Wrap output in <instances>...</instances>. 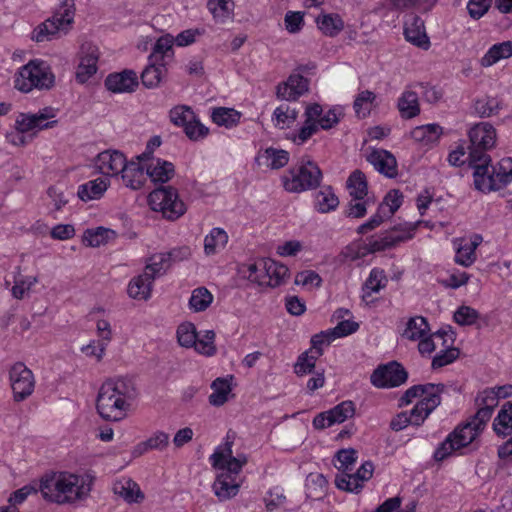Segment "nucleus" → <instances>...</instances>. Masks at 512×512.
<instances>
[{
    "label": "nucleus",
    "mask_w": 512,
    "mask_h": 512,
    "mask_svg": "<svg viewBox=\"0 0 512 512\" xmlns=\"http://www.w3.org/2000/svg\"><path fill=\"white\" fill-rule=\"evenodd\" d=\"M469 165L474 169L475 188L482 192L499 190L512 182V158L499 161L497 167L490 166L491 158L486 151L496 141V130L488 122L474 125L469 131Z\"/></svg>",
    "instance_id": "obj_1"
},
{
    "label": "nucleus",
    "mask_w": 512,
    "mask_h": 512,
    "mask_svg": "<svg viewBox=\"0 0 512 512\" xmlns=\"http://www.w3.org/2000/svg\"><path fill=\"white\" fill-rule=\"evenodd\" d=\"M136 396L131 380L125 378L105 381L98 392L96 408L99 415L108 421H120Z\"/></svg>",
    "instance_id": "obj_2"
},
{
    "label": "nucleus",
    "mask_w": 512,
    "mask_h": 512,
    "mask_svg": "<svg viewBox=\"0 0 512 512\" xmlns=\"http://www.w3.org/2000/svg\"><path fill=\"white\" fill-rule=\"evenodd\" d=\"M40 491L47 501L57 504L73 503L88 496L91 483L79 475L58 472L41 480Z\"/></svg>",
    "instance_id": "obj_3"
},
{
    "label": "nucleus",
    "mask_w": 512,
    "mask_h": 512,
    "mask_svg": "<svg viewBox=\"0 0 512 512\" xmlns=\"http://www.w3.org/2000/svg\"><path fill=\"white\" fill-rule=\"evenodd\" d=\"M321 179L322 172L318 165L303 157L289 170L288 175L283 177V186L288 192L300 193L317 188Z\"/></svg>",
    "instance_id": "obj_4"
},
{
    "label": "nucleus",
    "mask_w": 512,
    "mask_h": 512,
    "mask_svg": "<svg viewBox=\"0 0 512 512\" xmlns=\"http://www.w3.org/2000/svg\"><path fill=\"white\" fill-rule=\"evenodd\" d=\"M54 82L55 77L44 61L31 60L20 68L15 79V88L28 93L34 88L50 89Z\"/></svg>",
    "instance_id": "obj_5"
},
{
    "label": "nucleus",
    "mask_w": 512,
    "mask_h": 512,
    "mask_svg": "<svg viewBox=\"0 0 512 512\" xmlns=\"http://www.w3.org/2000/svg\"><path fill=\"white\" fill-rule=\"evenodd\" d=\"M74 12V0H62L59 10L34 29L32 39L36 42L50 41L62 31L67 33Z\"/></svg>",
    "instance_id": "obj_6"
},
{
    "label": "nucleus",
    "mask_w": 512,
    "mask_h": 512,
    "mask_svg": "<svg viewBox=\"0 0 512 512\" xmlns=\"http://www.w3.org/2000/svg\"><path fill=\"white\" fill-rule=\"evenodd\" d=\"M148 202L154 211L162 212L168 220H176L186 212V205L179 199L176 188L160 186L148 196Z\"/></svg>",
    "instance_id": "obj_7"
},
{
    "label": "nucleus",
    "mask_w": 512,
    "mask_h": 512,
    "mask_svg": "<svg viewBox=\"0 0 512 512\" xmlns=\"http://www.w3.org/2000/svg\"><path fill=\"white\" fill-rule=\"evenodd\" d=\"M408 379V372L402 364L390 361L379 365L371 374L370 381L377 388H394L404 384Z\"/></svg>",
    "instance_id": "obj_8"
},
{
    "label": "nucleus",
    "mask_w": 512,
    "mask_h": 512,
    "mask_svg": "<svg viewBox=\"0 0 512 512\" xmlns=\"http://www.w3.org/2000/svg\"><path fill=\"white\" fill-rule=\"evenodd\" d=\"M9 378L14 401L21 402L33 393L35 387L33 373L22 362H17L11 367Z\"/></svg>",
    "instance_id": "obj_9"
},
{
    "label": "nucleus",
    "mask_w": 512,
    "mask_h": 512,
    "mask_svg": "<svg viewBox=\"0 0 512 512\" xmlns=\"http://www.w3.org/2000/svg\"><path fill=\"white\" fill-rule=\"evenodd\" d=\"M374 471L371 461L364 462L354 474L341 473L335 478V485L338 489L346 492L359 493L363 488V482L368 481Z\"/></svg>",
    "instance_id": "obj_10"
},
{
    "label": "nucleus",
    "mask_w": 512,
    "mask_h": 512,
    "mask_svg": "<svg viewBox=\"0 0 512 512\" xmlns=\"http://www.w3.org/2000/svg\"><path fill=\"white\" fill-rule=\"evenodd\" d=\"M309 90V80L300 73H292L286 81L276 87V96L280 100L296 101Z\"/></svg>",
    "instance_id": "obj_11"
},
{
    "label": "nucleus",
    "mask_w": 512,
    "mask_h": 512,
    "mask_svg": "<svg viewBox=\"0 0 512 512\" xmlns=\"http://www.w3.org/2000/svg\"><path fill=\"white\" fill-rule=\"evenodd\" d=\"M410 238H412V234L409 231L398 230L397 227H394L376 238H368L365 249L368 253L380 252L393 248Z\"/></svg>",
    "instance_id": "obj_12"
},
{
    "label": "nucleus",
    "mask_w": 512,
    "mask_h": 512,
    "mask_svg": "<svg viewBox=\"0 0 512 512\" xmlns=\"http://www.w3.org/2000/svg\"><path fill=\"white\" fill-rule=\"evenodd\" d=\"M56 116V110L52 107H45L38 113H21L17 117V124L22 130H43L53 128L57 124V120L47 121Z\"/></svg>",
    "instance_id": "obj_13"
},
{
    "label": "nucleus",
    "mask_w": 512,
    "mask_h": 512,
    "mask_svg": "<svg viewBox=\"0 0 512 512\" xmlns=\"http://www.w3.org/2000/svg\"><path fill=\"white\" fill-rule=\"evenodd\" d=\"M105 87L113 93H132L139 85L134 70L125 69L119 73H111L105 79Z\"/></svg>",
    "instance_id": "obj_14"
},
{
    "label": "nucleus",
    "mask_w": 512,
    "mask_h": 512,
    "mask_svg": "<svg viewBox=\"0 0 512 512\" xmlns=\"http://www.w3.org/2000/svg\"><path fill=\"white\" fill-rule=\"evenodd\" d=\"M405 39L411 44L427 50L430 40L426 34L424 20L417 15H411L404 23Z\"/></svg>",
    "instance_id": "obj_15"
},
{
    "label": "nucleus",
    "mask_w": 512,
    "mask_h": 512,
    "mask_svg": "<svg viewBox=\"0 0 512 512\" xmlns=\"http://www.w3.org/2000/svg\"><path fill=\"white\" fill-rule=\"evenodd\" d=\"M367 161L388 178H395L398 174L396 158L387 150L373 149L367 156Z\"/></svg>",
    "instance_id": "obj_16"
},
{
    "label": "nucleus",
    "mask_w": 512,
    "mask_h": 512,
    "mask_svg": "<svg viewBox=\"0 0 512 512\" xmlns=\"http://www.w3.org/2000/svg\"><path fill=\"white\" fill-rule=\"evenodd\" d=\"M127 163L124 154L118 150H106L97 155L96 164L102 174L117 175Z\"/></svg>",
    "instance_id": "obj_17"
},
{
    "label": "nucleus",
    "mask_w": 512,
    "mask_h": 512,
    "mask_svg": "<svg viewBox=\"0 0 512 512\" xmlns=\"http://www.w3.org/2000/svg\"><path fill=\"white\" fill-rule=\"evenodd\" d=\"M441 400L438 394H431L429 397L421 398L408 413L411 425L421 426L428 416L441 404Z\"/></svg>",
    "instance_id": "obj_18"
},
{
    "label": "nucleus",
    "mask_w": 512,
    "mask_h": 512,
    "mask_svg": "<svg viewBox=\"0 0 512 512\" xmlns=\"http://www.w3.org/2000/svg\"><path fill=\"white\" fill-rule=\"evenodd\" d=\"M444 392H446V385L442 383H427L413 385L410 388H408L405 391V393L401 396V398L399 399V406H406L410 404L414 398L417 397H429L431 394H438L441 397V395Z\"/></svg>",
    "instance_id": "obj_19"
},
{
    "label": "nucleus",
    "mask_w": 512,
    "mask_h": 512,
    "mask_svg": "<svg viewBox=\"0 0 512 512\" xmlns=\"http://www.w3.org/2000/svg\"><path fill=\"white\" fill-rule=\"evenodd\" d=\"M157 55H150L149 63L141 73L142 84L147 88H156L167 73L166 63L155 59Z\"/></svg>",
    "instance_id": "obj_20"
},
{
    "label": "nucleus",
    "mask_w": 512,
    "mask_h": 512,
    "mask_svg": "<svg viewBox=\"0 0 512 512\" xmlns=\"http://www.w3.org/2000/svg\"><path fill=\"white\" fill-rule=\"evenodd\" d=\"M261 276L264 277L266 283L264 285L270 287H277L283 283V280L288 276V268L284 264L277 263L270 258H263V265Z\"/></svg>",
    "instance_id": "obj_21"
},
{
    "label": "nucleus",
    "mask_w": 512,
    "mask_h": 512,
    "mask_svg": "<svg viewBox=\"0 0 512 512\" xmlns=\"http://www.w3.org/2000/svg\"><path fill=\"white\" fill-rule=\"evenodd\" d=\"M258 166H265L270 169H280L289 162V153L283 149L269 147L261 152L255 159Z\"/></svg>",
    "instance_id": "obj_22"
},
{
    "label": "nucleus",
    "mask_w": 512,
    "mask_h": 512,
    "mask_svg": "<svg viewBox=\"0 0 512 512\" xmlns=\"http://www.w3.org/2000/svg\"><path fill=\"white\" fill-rule=\"evenodd\" d=\"M121 173L125 185L133 190L140 189L148 177L144 166L135 161L127 162Z\"/></svg>",
    "instance_id": "obj_23"
},
{
    "label": "nucleus",
    "mask_w": 512,
    "mask_h": 512,
    "mask_svg": "<svg viewBox=\"0 0 512 512\" xmlns=\"http://www.w3.org/2000/svg\"><path fill=\"white\" fill-rule=\"evenodd\" d=\"M113 491L127 503H140L144 500V494L139 485L130 478L116 481L113 485Z\"/></svg>",
    "instance_id": "obj_24"
},
{
    "label": "nucleus",
    "mask_w": 512,
    "mask_h": 512,
    "mask_svg": "<svg viewBox=\"0 0 512 512\" xmlns=\"http://www.w3.org/2000/svg\"><path fill=\"white\" fill-rule=\"evenodd\" d=\"M512 57V41H504L492 45L481 58L480 64L483 67H490L502 59Z\"/></svg>",
    "instance_id": "obj_25"
},
{
    "label": "nucleus",
    "mask_w": 512,
    "mask_h": 512,
    "mask_svg": "<svg viewBox=\"0 0 512 512\" xmlns=\"http://www.w3.org/2000/svg\"><path fill=\"white\" fill-rule=\"evenodd\" d=\"M153 281L144 277V273L131 279L128 285V295L137 300H148L151 297Z\"/></svg>",
    "instance_id": "obj_26"
},
{
    "label": "nucleus",
    "mask_w": 512,
    "mask_h": 512,
    "mask_svg": "<svg viewBox=\"0 0 512 512\" xmlns=\"http://www.w3.org/2000/svg\"><path fill=\"white\" fill-rule=\"evenodd\" d=\"M98 54L95 47H88V52L81 58L77 69L76 78L79 82L84 83L97 71Z\"/></svg>",
    "instance_id": "obj_27"
},
{
    "label": "nucleus",
    "mask_w": 512,
    "mask_h": 512,
    "mask_svg": "<svg viewBox=\"0 0 512 512\" xmlns=\"http://www.w3.org/2000/svg\"><path fill=\"white\" fill-rule=\"evenodd\" d=\"M107 181L103 178H97L88 181L78 187L77 195L84 201L99 199L107 190Z\"/></svg>",
    "instance_id": "obj_28"
},
{
    "label": "nucleus",
    "mask_w": 512,
    "mask_h": 512,
    "mask_svg": "<svg viewBox=\"0 0 512 512\" xmlns=\"http://www.w3.org/2000/svg\"><path fill=\"white\" fill-rule=\"evenodd\" d=\"M397 106L402 118L411 119L416 117L420 113L418 94L411 90H405L398 99Z\"/></svg>",
    "instance_id": "obj_29"
},
{
    "label": "nucleus",
    "mask_w": 512,
    "mask_h": 512,
    "mask_svg": "<svg viewBox=\"0 0 512 512\" xmlns=\"http://www.w3.org/2000/svg\"><path fill=\"white\" fill-rule=\"evenodd\" d=\"M480 431L469 421L461 423L450 433L457 446L461 449L472 444L480 435Z\"/></svg>",
    "instance_id": "obj_30"
},
{
    "label": "nucleus",
    "mask_w": 512,
    "mask_h": 512,
    "mask_svg": "<svg viewBox=\"0 0 512 512\" xmlns=\"http://www.w3.org/2000/svg\"><path fill=\"white\" fill-rule=\"evenodd\" d=\"M213 489L220 500H227L237 495L239 485L234 483L229 473H222L216 478Z\"/></svg>",
    "instance_id": "obj_31"
},
{
    "label": "nucleus",
    "mask_w": 512,
    "mask_h": 512,
    "mask_svg": "<svg viewBox=\"0 0 512 512\" xmlns=\"http://www.w3.org/2000/svg\"><path fill=\"white\" fill-rule=\"evenodd\" d=\"M493 430L498 436H507L512 432V401L506 402L493 421Z\"/></svg>",
    "instance_id": "obj_32"
},
{
    "label": "nucleus",
    "mask_w": 512,
    "mask_h": 512,
    "mask_svg": "<svg viewBox=\"0 0 512 512\" xmlns=\"http://www.w3.org/2000/svg\"><path fill=\"white\" fill-rule=\"evenodd\" d=\"M170 267V262H168L164 253L154 254L149 258V261L144 268V277H150L154 282L156 278L165 275Z\"/></svg>",
    "instance_id": "obj_33"
},
{
    "label": "nucleus",
    "mask_w": 512,
    "mask_h": 512,
    "mask_svg": "<svg viewBox=\"0 0 512 512\" xmlns=\"http://www.w3.org/2000/svg\"><path fill=\"white\" fill-rule=\"evenodd\" d=\"M213 392L209 395L208 400L212 406L220 407L228 400V395L232 391L231 384L227 378H216L212 384Z\"/></svg>",
    "instance_id": "obj_34"
},
{
    "label": "nucleus",
    "mask_w": 512,
    "mask_h": 512,
    "mask_svg": "<svg viewBox=\"0 0 512 512\" xmlns=\"http://www.w3.org/2000/svg\"><path fill=\"white\" fill-rule=\"evenodd\" d=\"M429 331L430 327L427 319L423 316H415L408 320L402 336L409 340L416 341L428 335Z\"/></svg>",
    "instance_id": "obj_35"
},
{
    "label": "nucleus",
    "mask_w": 512,
    "mask_h": 512,
    "mask_svg": "<svg viewBox=\"0 0 512 512\" xmlns=\"http://www.w3.org/2000/svg\"><path fill=\"white\" fill-rule=\"evenodd\" d=\"M241 113L233 108H214L211 114L212 121L218 126L232 128L240 121Z\"/></svg>",
    "instance_id": "obj_36"
},
{
    "label": "nucleus",
    "mask_w": 512,
    "mask_h": 512,
    "mask_svg": "<svg viewBox=\"0 0 512 512\" xmlns=\"http://www.w3.org/2000/svg\"><path fill=\"white\" fill-rule=\"evenodd\" d=\"M318 28L330 37L337 36L344 28V22L338 14H324L316 20Z\"/></svg>",
    "instance_id": "obj_37"
},
{
    "label": "nucleus",
    "mask_w": 512,
    "mask_h": 512,
    "mask_svg": "<svg viewBox=\"0 0 512 512\" xmlns=\"http://www.w3.org/2000/svg\"><path fill=\"white\" fill-rule=\"evenodd\" d=\"M147 169V175L153 182L166 183L174 175V165L168 161L157 159L155 165H150Z\"/></svg>",
    "instance_id": "obj_38"
},
{
    "label": "nucleus",
    "mask_w": 512,
    "mask_h": 512,
    "mask_svg": "<svg viewBox=\"0 0 512 512\" xmlns=\"http://www.w3.org/2000/svg\"><path fill=\"white\" fill-rule=\"evenodd\" d=\"M347 187L355 200H362L368 191L365 174L361 170H354L347 180Z\"/></svg>",
    "instance_id": "obj_39"
},
{
    "label": "nucleus",
    "mask_w": 512,
    "mask_h": 512,
    "mask_svg": "<svg viewBox=\"0 0 512 512\" xmlns=\"http://www.w3.org/2000/svg\"><path fill=\"white\" fill-rule=\"evenodd\" d=\"M168 444L169 435L163 431H157L146 441L139 443L133 454L135 456H139L151 449L163 450L168 446Z\"/></svg>",
    "instance_id": "obj_40"
},
{
    "label": "nucleus",
    "mask_w": 512,
    "mask_h": 512,
    "mask_svg": "<svg viewBox=\"0 0 512 512\" xmlns=\"http://www.w3.org/2000/svg\"><path fill=\"white\" fill-rule=\"evenodd\" d=\"M388 280L384 270L373 268L363 285V299L366 300L372 292H379L387 284Z\"/></svg>",
    "instance_id": "obj_41"
},
{
    "label": "nucleus",
    "mask_w": 512,
    "mask_h": 512,
    "mask_svg": "<svg viewBox=\"0 0 512 512\" xmlns=\"http://www.w3.org/2000/svg\"><path fill=\"white\" fill-rule=\"evenodd\" d=\"M339 205L338 197L330 186L324 187L316 194V209L321 213H328L335 210Z\"/></svg>",
    "instance_id": "obj_42"
},
{
    "label": "nucleus",
    "mask_w": 512,
    "mask_h": 512,
    "mask_svg": "<svg viewBox=\"0 0 512 512\" xmlns=\"http://www.w3.org/2000/svg\"><path fill=\"white\" fill-rule=\"evenodd\" d=\"M442 134V127L438 124H427L414 128L411 131V137L419 142L426 144L435 142Z\"/></svg>",
    "instance_id": "obj_43"
},
{
    "label": "nucleus",
    "mask_w": 512,
    "mask_h": 512,
    "mask_svg": "<svg viewBox=\"0 0 512 512\" xmlns=\"http://www.w3.org/2000/svg\"><path fill=\"white\" fill-rule=\"evenodd\" d=\"M327 413L330 414L331 417L328 425L340 424L354 416L355 404L353 401L346 400L328 410Z\"/></svg>",
    "instance_id": "obj_44"
},
{
    "label": "nucleus",
    "mask_w": 512,
    "mask_h": 512,
    "mask_svg": "<svg viewBox=\"0 0 512 512\" xmlns=\"http://www.w3.org/2000/svg\"><path fill=\"white\" fill-rule=\"evenodd\" d=\"M174 42V37L170 34L159 37L154 44L153 51L150 55H157L155 59H157L159 62L166 63L165 59L172 58L174 55Z\"/></svg>",
    "instance_id": "obj_45"
},
{
    "label": "nucleus",
    "mask_w": 512,
    "mask_h": 512,
    "mask_svg": "<svg viewBox=\"0 0 512 512\" xmlns=\"http://www.w3.org/2000/svg\"><path fill=\"white\" fill-rule=\"evenodd\" d=\"M115 237V232L111 229L98 227L96 230H86L83 241L89 247H99Z\"/></svg>",
    "instance_id": "obj_46"
},
{
    "label": "nucleus",
    "mask_w": 512,
    "mask_h": 512,
    "mask_svg": "<svg viewBox=\"0 0 512 512\" xmlns=\"http://www.w3.org/2000/svg\"><path fill=\"white\" fill-rule=\"evenodd\" d=\"M213 301V295L205 287H199L193 290L189 300L190 308L195 312L206 310Z\"/></svg>",
    "instance_id": "obj_47"
},
{
    "label": "nucleus",
    "mask_w": 512,
    "mask_h": 512,
    "mask_svg": "<svg viewBox=\"0 0 512 512\" xmlns=\"http://www.w3.org/2000/svg\"><path fill=\"white\" fill-rule=\"evenodd\" d=\"M228 241L227 233L221 228H213L204 239V250L207 255L214 254L216 248L224 247Z\"/></svg>",
    "instance_id": "obj_48"
},
{
    "label": "nucleus",
    "mask_w": 512,
    "mask_h": 512,
    "mask_svg": "<svg viewBox=\"0 0 512 512\" xmlns=\"http://www.w3.org/2000/svg\"><path fill=\"white\" fill-rule=\"evenodd\" d=\"M375 99V93L370 90L362 91L356 96L353 108L358 118H365L370 114V105L373 104Z\"/></svg>",
    "instance_id": "obj_49"
},
{
    "label": "nucleus",
    "mask_w": 512,
    "mask_h": 512,
    "mask_svg": "<svg viewBox=\"0 0 512 512\" xmlns=\"http://www.w3.org/2000/svg\"><path fill=\"white\" fill-rule=\"evenodd\" d=\"M198 334L193 323L185 322L177 328V340L180 346L192 348L196 344Z\"/></svg>",
    "instance_id": "obj_50"
},
{
    "label": "nucleus",
    "mask_w": 512,
    "mask_h": 512,
    "mask_svg": "<svg viewBox=\"0 0 512 512\" xmlns=\"http://www.w3.org/2000/svg\"><path fill=\"white\" fill-rule=\"evenodd\" d=\"M231 0H208L207 7L217 22L224 23L231 17Z\"/></svg>",
    "instance_id": "obj_51"
},
{
    "label": "nucleus",
    "mask_w": 512,
    "mask_h": 512,
    "mask_svg": "<svg viewBox=\"0 0 512 512\" xmlns=\"http://www.w3.org/2000/svg\"><path fill=\"white\" fill-rule=\"evenodd\" d=\"M319 357L320 355L311 353V350L301 353L294 366L295 373L298 376L312 373Z\"/></svg>",
    "instance_id": "obj_52"
},
{
    "label": "nucleus",
    "mask_w": 512,
    "mask_h": 512,
    "mask_svg": "<svg viewBox=\"0 0 512 512\" xmlns=\"http://www.w3.org/2000/svg\"><path fill=\"white\" fill-rule=\"evenodd\" d=\"M500 102L494 97H484L474 103V110L480 117H490L498 113Z\"/></svg>",
    "instance_id": "obj_53"
},
{
    "label": "nucleus",
    "mask_w": 512,
    "mask_h": 512,
    "mask_svg": "<svg viewBox=\"0 0 512 512\" xmlns=\"http://www.w3.org/2000/svg\"><path fill=\"white\" fill-rule=\"evenodd\" d=\"M214 340L215 332L213 330H206L201 338L197 337L196 344L193 348L202 355L213 356L216 353Z\"/></svg>",
    "instance_id": "obj_54"
},
{
    "label": "nucleus",
    "mask_w": 512,
    "mask_h": 512,
    "mask_svg": "<svg viewBox=\"0 0 512 512\" xmlns=\"http://www.w3.org/2000/svg\"><path fill=\"white\" fill-rule=\"evenodd\" d=\"M234 442V435L230 434V431L227 433L225 438V442L223 445L218 447V449L210 456L211 463L214 467H220V463L224 462V460L233 457L232 455V446Z\"/></svg>",
    "instance_id": "obj_55"
},
{
    "label": "nucleus",
    "mask_w": 512,
    "mask_h": 512,
    "mask_svg": "<svg viewBox=\"0 0 512 512\" xmlns=\"http://www.w3.org/2000/svg\"><path fill=\"white\" fill-rule=\"evenodd\" d=\"M194 112L187 106H176L170 110V120L177 126L186 127L187 124L194 120Z\"/></svg>",
    "instance_id": "obj_56"
},
{
    "label": "nucleus",
    "mask_w": 512,
    "mask_h": 512,
    "mask_svg": "<svg viewBox=\"0 0 512 512\" xmlns=\"http://www.w3.org/2000/svg\"><path fill=\"white\" fill-rule=\"evenodd\" d=\"M479 312L470 306L462 305L454 313V321L461 325H473L479 318Z\"/></svg>",
    "instance_id": "obj_57"
},
{
    "label": "nucleus",
    "mask_w": 512,
    "mask_h": 512,
    "mask_svg": "<svg viewBox=\"0 0 512 512\" xmlns=\"http://www.w3.org/2000/svg\"><path fill=\"white\" fill-rule=\"evenodd\" d=\"M459 356L457 348H448L436 354L432 360V368L438 369L454 362Z\"/></svg>",
    "instance_id": "obj_58"
},
{
    "label": "nucleus",
    "mask_w": 512,
    "mask_h": 512,
    "mask_svg": "<svg viewBox=\"0 0 512 512\" xmlns=\"http://www.w3.org/2000/svg\"><path fill=\"white\" fill-rule=\"evenodd\" d=\"M184 132L190 140L197 141L205 138L209 133V129L194 117V120H191L184 128Z\"/></svg>",
    "instance_id": "obj_59"
},
{
    "label": "nucleus",
    "mask_w": 512,
    "mask_h": 512,
    "mask_svg": "<svg viewBox=\"0 0 512 512\" xmlns=\"http://www.w3.org/2000/svg\"><path fill=\"white\" fill-rule=\"evenodd\" d=\"M460 448L457 446L455 440L449 434L446 439L437 447V449L434 452V459L435 461H443L456 450H459Z\"/></svg>",
    "instance_id": "obj_60"
},
{
    "label": "nucleus",
    "mask_w": 512,
    "mask_h": 512,
    "mask_svg": "<svg viewBox=\"0 0 512 512\" xmlns=\"http://www.w3.org/2000/svg\"><path fill=\"white\" fill-rule=\"evenodd\" d=\"M403 195L399 192V190H391L387 193L384 198V201L379 206V212H383L386 206L389 207V215H393L402 204Z\"/></svg>",
    "instance_id": "obj_61"
},
{
    "label": "nucleus",
    "mask_w": 512,
    "mask_h": 512,
    "mask_svg": "<svg viewBox=\"0 0 512 512\" xmlns=\"http://www.w3.org/2000/svg\"><path fill=\"white\" fill-rule=\"evenodd\" d=\"M499 397L495 391V388L485 389L480 392L476 399L475 404L481 407H488L492 411L498 405Z\"/></svg>",
    "instance_id": "obj_62"
},
{
    "label": "nucleus",
    "mask_w": 512,
    "mask_h": 512,
    "mask_svg": "<svg viewBox=\"0 0 512 512\" xmlns=\"http://www.w3.org/2000/svg\"><path fill=\"white\" fill-rule=\"evenodd\" d=\"M335 457L340 462V466L337 467L338 470L346 473L349 470V466L356 462L357 451L353 448L341 449L336 453Z\"/></svg>",
    "instance_id": "obj_63"
},
{
    "label": "nucleus",
    "mask_w": 512,
    "mask_h": 512,
    "mask_svg": "<svg viewBox=\"0 0 512 512\" xmlns=\"http://www.w3.org/2000/svg\"><path fill=\"white\" fill-rule=\"evenodd\" d=\"M492 414L493 411L488 407L478 406L477 412L468 421L482 432Z\"/></svg>",
    "instance_id": "obj_64"
}]
</instances>
